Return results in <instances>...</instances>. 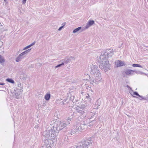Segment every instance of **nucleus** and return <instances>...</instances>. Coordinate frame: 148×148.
I'll use <instances>...</instances> for the list:
<instances>
[{"label":"nucleus","instance_id":"obj_1","mask_svg":"<svg viewBox=\"0 0 148 148\" xmlns=\"http://www.w3.org/2000/svg\"><path fill=\"white\" fill-rule=\"evenodd\" d=\"M53 125L51 127V130H46L43 133L42 135L46 139L44 140L46 146L44 147H42L41 148H52L51 146L54 144L53 140H56L57 139L58 132L56 130H54Z\"/></svg>","mask_w":148,"mask_h":148},{"label":"nucleus","instance_id":"obj_2","mask_svg":"<svg viewBox=\"0 0 148 148\" xmlns=\"http://www.w3.org/2000/svg\"><path fill=\"white\" fill-rule=\"evenodd\" d=\"M114 51L113 49H106L102 51L101 54L98 59V61L100 63L99 67L102 69L108 71L109 69L110 64L107 58L111 57L113 55Z\"/></svg>","mask_w":148,"mask_h":148},{"label":"nucleus","instance_id":"obj_3","mask_svg":"<svg viewBox=\"0 0 148 148\" xmlns=\"http://www.w3.org/2000/svg\"><path fill=\"white\" fill-rule=\"evenodd\" d=\"M90 72L91 75L95 77L92 81H90V83L93 84L94 83L97 84L100 82H102L101 74L100 71L98 69V67L96 65L92 64L90 66Z\"/></svg>","mask_w":148,"mask_h":148},{"label":"nucleus","instance_id":"obj_4","mask_svg":"<svg viewBox=\"0 0 148 148\" xmlns=\"http://www.w3.org/2000/svg\"><path fill=\"white\" fill-rule=\"evenodd\" d=\"M73 117H69L66 121H57L53 120V123H54L53 125L54 130H56L59 132V131L66 127L68 124H69Z\"/></svg>","mask_w":148,"mask_h":148},{"label":"nucleus","instance_id":"obj_5","mask_svg":"<svg viewBox=\"0 0 148 148\" xmlns=\"http://www.w3.org/2000/svg\"><path fill=\"white\" fill-rule=\"evenodd\" d=\"M93 141V138L91 137L86 139L82 143L76 146L77 148H88V147L92 144Z\"/></svg>","mask_w":148,"mask_h":148},{"label":"nucleus","instance_id":"obj_6","mask_svg":"<svg viewBox=\"0 0 148 148\" xmlns=\"http://www.w3.org/2000/svg\"><path fill=\"white\" fill-rule=\"evenodd\" d=\"M88 108L87 104L86 105H81L80 106H77V107L76 111L79 115L81 116L85 113V111Z\"/></svg>","mask_w":148,"mask_h":148},{"label":"nucleus","instance_id":"obj_7","mask_svg":"<svg viewBox=\"0 0 148 148\" xmlns=\"http://www.w3.org/2000/svg\"><path fill=\"white\" fill-rule=\"evenodd\" d=\"M79 128H77L76 126H74L72 129L68 131V134L69 136H74L75 134H77L79 132Z\"/></svg>","mask_w":148,"mask_h":148},{"label":"nucleus","instance_id":"obj_8","mask_svg":"<svg viewBox=\"0 0 148 148\" xmlns=\"http://www.w3.org/2000/svg\"><path fill=\"white\" fill-rule=\"evenodd\" d=\"M134 71L133 70L130 69H127L125 70L124 72H123L122 73V74L123 77H126L125 76L126 75H134L133 73Z\"/></svg>","mask_w":148,"mask_h":148},{"label":"nucleus","instance_id":"obj_9","mask_svg":"<svg viewBox=\"0 0 148 148\" xmlns=\"http://www.w3.org/2000/svg\"><path fill=\"white\" fill-rule=\"evenodd\" d=\"M82 123H81V124L79 126H76L77 127L79 128V132H80L82 130H85L87 128V126L85 121H82Z\"/></svg>","mask_w":148,"mask_h":148},{"label":"nucleus","instance_id":"obj_10","mask_svg":"<svg viewBox=\"0 0 148 148\" xmlns=\"http://www.w3.org/2000/svg\"><path fill=\"white\" fill-rule=\"evenodd\" d=\"M85 98L86 99V100L87 101H88L87 103L88 105H87V106L88 108H89V105H91L92 103L91 101L92 99L90 97V96L88 94L86 93V95L85 97Z\"/></svg>","mask_w":148,"mask_h":148},{"label":"nucleus","instance_id":"obj_11","mask_svg":"<svg viewBox=\"0 0 148 148\" xmlns=\"http://www.w3.org/2000/svg\"><path fill=\"white\" fill-rule=\"evenodd\" d=\"M115 64L117 67H118L124 66L125 64L123 61L117 60L115 62Z\"/></svg>","mask_w":148,"mask_h":148},{"label":"nucleus","instance_id":"obj_12","mask_svg":"<svg viewBox=\"0 0 148 148\" xmlns=\"http://www.w3.org/2000/svg\"><path fill=\"white\" fill-rule=\"evenodd\" d=\"M82 121H85L81 117H78V118L76 120V125L75 126H79L80 125V124H81V123H82Z\"/></svg>","mask_w":148,"mask_h":148},{"label":"nucleus","instance_id":"obj_13","mask_svg":"<svg viewBox=\"0 0 148 148\" xmlns=\"http://www.w3.org/2000/svg\"><path fill=\"white\" fill-rule=\"evenodd\" d=\"M72 58V57L71 58H66L62 60L60 62H62V63H64V64H66L68 62H70L71 61V58Z\"/></svg>","mask_w":148,"mask_h":148},{"label":"nucleus","instance_id":"obj_14","mask_svg":"<svg viewBox=\"0 0 148 148\" xmlns=\"http://www.w3.org/2000/svg\"><path fill=\"white\" fill-rule=\"evenodd\" d=\"M70 97H68L67 98L64 99L61 103V105L66 104L70 102Z\"/></svg>","mask_w":148,"mask_h":148},{"label":"nucleus","instance_id":"obj_15","mask_svg":"<svg viewBox=\"0 0 148 148\" xmlns=\"http://www.w3.org/2000/svg\"><path fill=\"white\" fill-rule=\"evenodd\" d=\"M95 22L93 20H90L85 26V28L88 29L89 27L92 25Z\"/></svg>","mask_w":148,"mask_h":148},{"label":"nucleus","instance_id":"obj_16","mask_svg":"<svg viewBox=\"0 0 148 148\" xmlns=\"http://www.w3.org/2000/svg\"><path fill=\"white\" fill-rule=\"evenodd\" d=\"M25 57L22 56L21 53H20L18 56L17 57L15 60V61L17 62H18L21 61Z\"/></svg>","mask_w":148,"mask_h":148},{"label":"nucleus","instance_id":"obj_17","mask_svg":"<svg viewBox=\"0 0 148 148\" xmlns=\"http://www.w3.org/2000/svg\"><path fill=\"white\" fill-rule=\"evenodd\" d=\"M31 49H29L28 50L25 51L24 52L21 53V54L25 57L26 54H27L30 51Z\"/></svg>","mask_w":148,"mask_h":148},{"label":"nucleus","instance_id":"obj_18","mask_svg":"<svg viewBox=\"0 0 148 148\" xmlns=\"http://www.w3.org/2000/svg\"><path fill=\"white\" fill-rule=\"evenodd\" d=\"M51 97V95L49 93H47L45 96V99L47 101H48L49 100Z\"/></svg>","mask_w":148,"mask_h":148},{"label":"nucleus","instance_id":"obj_19","mask_svg":"<svg viewBox=\"0 0 148 148\" xmlns=\"http://www.w3.org/2000/svg\"><path fill=\"white\" fill-rule=\"evenodd\" d=\"M15 93H14V95L16 96L15 97V98L17 99H18L19 98V95H20V93L19 92V91L18 92L17 91L16 92V90H15Z\"/></svg>","mask_w":148,"mask_h":148},{"label":"nucleus","instance_id":"obj_20","mask_svg":"<svg viewBox=\"0 0 148 148\" xmlns=\"http://www.w3.org/2000/svg\"><path fill=\"white\" fill-rule=\"evenodd\" d=\"M6 81H7L8 82L10 83H11L14 84V81L12 79L10 78H7L6 80Z\"/></svg>","mask_w":148,"mask_h":148},{"label":"nucleus","instance_id":"obj_21","mask_svg":"<svg viewBox=\"0 0 148 148\" xmlns=\"http://www.w3.org/2000/svg\"><path fill=\"white\" fill-rule=\"evenodd\" d=\"M82 28L81 27H79L74 29L73 31V33H75L79 31Z\"/></svg>","mask_w":148,"mask_h":148},{"label":"nucleus","instance_id":"obj_22","mask_svg":"<svg viewBox=\"0 0 148 148\" xmlns=\"http://www.w3.org/2000/svg\"><path fill=\"white\" fill-rule=\"evenodd\" d=\"M132 66L133 67H140V68H143L142 66L140 64H132Z\"/></svg>","mask_w":148,"mask_h":148},{"label":"nucleus","instance_id":"obj_23","mask_svg":"<svg viewBox=\"0 0 148 148\" xmlns=\"http://www.w3.org/2000/svg\"><path fill=\"white\" fill-rule=\"evenodd\" d=\"M5 61V60L1 55H0V63H2L4 62Z\"/></svg>","mask_w":148,"mask_h":148},{"label":"nucleus","instance_id":"obj_24","mask_svg":"<svg viewBox=\"0 0 148 148\" xmlns=\"http://www.w3.org/2000/svg\"><path fill=\"white\" fill-rule=\"evenodd\" d=\"M138 97H140L139 98L140 100H143L147 99V98H145V97H143L142 96L140 95H139Z\"/></svg>","mask_w":148,"mask_h":148},{"label":"nucleus","instance_id":"obj_25","mask_svg":"<svg viewBox=\"0 0 148 148\" xmlns=\"http://www.w3.org/2000/svg\"><path fill=\"white\" fill-rule=\"evenodd\" d=\"M134 72L138 74H143L144 73H143L142 72L140 71H135V70H134Z\"/></svg>","mask_w":148,"mask_h":148},{"label":"nucleus","instance_id":"obj_26","mask_svg":"<svg viewBox=\"0 0 148 148\" xmlns=\"http://www.w3.org/2000/svg\"><path fill=\"white\" fill-rule=\"evenodd\" d=\"M70 99V101L71 102H73L74 99L75 97L73 96H71V97H69Z\"/></svg>","mask_w":148,"mask_h":148},{"label":"nucleus","instance_id":"obj_27","mask_svg":"<svg viewBox=\"0 0 148 148\" xmlns=\"http://www.w3.org/2000/svg\"><path fill=\"white\" fill-rule=\"evenodd\" d=\"M64 65V63H62V62L60 64H59L58 65H57L56 67H55L56 68H58V67H60L62 65Z\"/></svg>","mask_w":148,"mask_h":148},{"label":"nucleus","instance_id":"obj_28","mask_svg":"<svg viewBox=\"0 0 148 148\" xmlns=\"http://www.w3.org/2000/svg\"><path fill=\"white\" fill-rule=\"evenodd\" d=\"M133 94L137 96L138 97L139 95L138 94V93L137 92H136V91L134 92H133Z\"/></svg>","mask_w":148,"mask_h":148},{"label":"nucleus","instance_id":"obj_29","mask_svg":"<svg viewBox=\"0 0 148 148\" xmlns=\"http://www.w3.org/2000/svg\"><path fill=\"white\" fill-rule=\"evenodd\" d=\"M31 47L29 45L27 46H26L25 47V48H24V49H23V50H25L28 48L30 47Z\"/></svg>","mask_w":148,"mask_h":148},{"label":"nucleus","instance_id":"obj_30","mask_svg":"<svg viewBox=\"0 0 148 148\" xmlns=\"http://www.w3.org/2000/svg\"><path fill=\"white\" fill-rule=\"evenodd\" d=\"M94 112H91V113H90V115H92L91 118H90V119H91L92 118V117L93 116H94V115H95V113H93Z\"/></svg>","mask_w":148,"mask_h":148},{"label":"nucleus","instance_id":"obj_31","mask_svg":"<svg viewBox=\"0 0 148 148\" xmlns=\"http://www.w3.org/2000/svg\"><path fill=\"white\" fill-rule=\"evenodd\" d=\"M126 86L128 88L130 89V90H132V91H133V90H132V88H131L129 85H127Z\"/></svg>","mask_w":148,"mask_h":148},{"label":"nucleus","instance_id":"obj_32","mask_svg":"<svg viewBox=\"0 0 148 148\" xmlns=\"http://www.w3.org/2000/svg\"><path fill=\"white\" fill-rule=\"evenodd\" d=\"M63 27H63V26H61L59 28V29H58V30L59 31H60V30H61L62 29Z\"/></svg>","mask_w":148,"mask_h":148},{"label":"nucleus","instance_id":"obj_33","mask_svg":"<svg viewBox=\"0 0 148 148\" xmlns=\"http://www.w3.org/2000/svg\"><path fill=\"white\" fill-rule=\"evenodd\" d=\"M27 0H23L22 3L23 4H25Z\"/></svg>","mask_w":148,"mask_h":148},{"label":"nucleus","instance_id":"obj_34","mask_svg":"<svg viewBox=\"0 0 148 148\" xmlns=\"http://www.w3.org/2000/svg\"><path fill=\"white\" fill-rule=\"evenodd\" d=\"M35 43H36L35 41H34V42H33L32 44H30V45L31 46V47L32 46L34 45L35 44Z\"/></svg>","mask_w":148,"mask_h":148},{"label":"nucleus","instance_id":"obj_35","mask_svg":"<svg viewBox=\"0 0 148 148\" xmlns=\"http://www.w3.org/2000/svg\"><path fill=\"white\" fill-rule=\"evenodd\" d=\"M66 24V23L65 22H64L62 24V25L63 27H64V26Z\"/></svg>","mask_w":148,"mask_h":148},{"label":"nucleus","instance_id":"obj_36","mask_svg":"<svg viewBox=\"0 0 148 148\" xmlns=\"http://www.w3.org/2000/svg\"><path fill=\"white\" fill-rule=\"evenodd\" d=\"M145 98H147V99H145V100H146L148 101V95H147V96L145 97Z\"/></svg>","mask_w":148,"mask_h":148},{"label":"nucleus","instance_id":"obj_37","mask_svg":"<svg viewBox=\"0 0 148 148\" xmlns=\"http://www.w3.org/2000/svg\"><path fill=\"white\" fill-rule=\"evenodd\" d=\"M5 84L3 83H0V85H3Z\"/></svg>","mask_w":148,"mask_h":148},{"label":"nucleus","instance_id":"obj_38","mask_svg":"<svg viewBox=\"0 0 148 148\" xmlns=\"http://www.w3.org/2000/svg\"><path fill=\"white\" fill-rule=\"evenodd\" d=\"M71 148H77L76 146L72 147Z\"/></svg>","mask_w":148,"mask_h":148},{"label":"nucleus","instance_id":"obj_39","mask_svg":"<svg viewBox=\"0 0 148 148\" xmlns=\"http://www.w3.org/2000/svg\"><path fill=\"white\" fill-rule=\"evenodd\" d=\"M0 42H1V46H0V48L2 46V45H3V42H1L0 41Z\"/></svg>","mask_w":148,"mask_h":148},{"label":"nucleus","instance_id":"obj_40","mask_svg":"<svg viewBox=\"0 0 148 148\" xmlns=\"http://www.w3.org/2000/svg\"><path fill=\"white\" fill-rule=\"evenodd\" d=\"M84 93L83 92V91H81V93L83 95H83V94H84Z\"/></svg>","mask_w":148,"mask_h":148},{"label":"nucleus","instance_id":"obj_41","mask_svg":"<svg viewBox=\"0 0 148 148\" xmlns=\"http://www.w3.org/2000/svg\"><path fill=\"white\" fill-rule=\"evenodd\" d=\"M99 106H98L97 107V108H96V109H98L99 108Z\"/></svg>","mask_w":148,"mask_h":148},{"label":"nucleus","instance_id":"obj_42","mask_svg":"<svg viewBox=\"0 0 148 148\" xmlns=\"http://www.w3.org/2000/svg\"><path fill=\"white\" fill-rule=\"evenodd\" d=\"M0 25L2 26H3L2 24H1V23H0Z\"/></svg>","mask_w":148,"mask_h":148},{"label":"nucleus","instance_id":"obj_43","mask_svg":"<svg viewBox=\"0 0 148 148\" xmlns=\"http://www.w3.org/2000/svg\"><path fill=\"white\" fill-rule=\"evenodd\" d=\"M88 87L89 88H91V87H90L89 86H87L86 88H87V89H88Z\"/></svg>","mask_w":148,"mask_h":148},{"label":"nucleus","instance_id":"obj_44","mask_svg":"<svg viewBox=\"0 0 148 148\" xmlns=\"http://www.w3.org/2000/svg\"><path fill=\"white\" fill-rule=\"evenodd\" d=\"M4 1L5 2H6L7 0H4Z\"/></svg>","mask_w":148,"mask_h":148},{"label":"nucleus","instance_id":"obj_45","mask_svg":"<svg viewBox=\"0 0 148 148\" xmlns=\"http://www.w3.org/2000/svg\"><path fill=\"white\" fill-rule=\"evenodd\" d=\"M131 95L132 96H133V97H136L135 96H133V95H132L131 93Z\"/></svg>","mask_w":148,"mask_h":148},{"label":"nucleus","instance_id":"obj_46","mask_svg":"<svg viewBox=\"0 0 148 148\" xmlns=\"http://www.w3.org/2000/svg\"><path fill=\"white\" fill-rule=\"evenodd\" d=\"M94 121V120H93V121H92L91 122H90V123H92V122H93V121Z\"/></svg>","mask_w":148,"mask_h":148},{"label":"nucleus","instance_id":"obj_47","mask_svg":"<svg viewBox=\"0 0 148 148\" xmlns=\"http://www.w3.org/2000/svg\"><path fill=\"white\" fill-rule=\"evenodd\" d=\"M74 114V113H72V115H73Z\"/></svg>","mask_w":148,"mask_h":148}]
</instances>
